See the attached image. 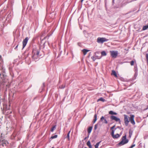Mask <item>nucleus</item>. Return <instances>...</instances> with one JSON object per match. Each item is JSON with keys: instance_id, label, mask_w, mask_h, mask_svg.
<instances>
[{"instance_id": "8", "label": "nucleus", "mask_w": 148, "mask_h": 148, "mask_svg": "<svg viewBox=\"0 0 148 148\" xmlns=\"http://www.w3.org/2000/svg\"><path fill=\"white\" fill-rule=\"evenodd\" d=\"M134 115H131L130 116V117L129 118L130 121L131 123L133 125L135 124V122L134 120Z\"/></svg>"}, {"instance_id": "20", "label": "nucleus", "mask_w": 148, "mask_h": 148, "mask_svg": "<svg viewBox=\"0 0 148 148\" xmlns=\"http://www.w3.org/2000/svg\"><path fill=\"white\" fill-rule=\"evenodd\" d=\"M101 142V141H100L96 144L95 146V148H98V146L99 145V144Z\"/></svg>"}, {"instance_id": "21", "label": "nucleus", "mask_w": 148, "mask_h": 148, "mask_svg": "<svg viewBox=\"0 0 148 148\" xmlns=\"http://www.w3.org/2000/svg\"><path fill=\"white\" fill-rule=\"evenodd\" d=\"M148 28V25L144 26L143 28V30H145Z\"/></svg>"}, {"instance_id": "31", "label": "nucleus", "mask_w": 148, "mask_h": 148, "mask_svg": "<svg viewBox=\"0 0 148 148\" xmlns=\"http://www.w3.org/2000/svg\"><path fill=\"white\" fill-rule=\"evenodd\" d=\"M134 61H132L130 62V64L132 66H133L134 64Z\"/></svg>"}, {"instance_id": "28", "label": "nucleus", "mask_w": 148, "mask_h": 148, "mask_svg": "<svg viewBox=\"0 0 148 148\" xmlns=\"http://www.w3.org/2000/svg\"><path fill=\"white\" fill-rule=\"evenodd\" d=\"M95 56L96 57V59H100L101 58V56Z\"/></svg>"}, {"instance_id": "6", "label": "nucleus", "mask_w": 148, "mask_h": 148, "mask_svg": "<svg viewBox=\"0 0 148 148\" xmlns=\"http://www.w3.org/2000/svg\"><path fill=\"white\" fill-rule=\"evenodd\" d=\"M110 119L112 120L115 121L116 122H118L120 123H121V121L119 118L114 116H110Z\"/></svg>"}, {"instance_id": "2", "label": "nucleus", "mask_w": 148, "mask_h": 148, "mask_svg": "<svg viewBox=\"0 0 148 148\" xmlns=\"http://www.w3.org/2000/svg\"><path fill=\"white\" fill-rule=\"evenodd\" d=\"M126 137L127 136L126 134L123 136L121 138V140L118 144V146H121L124 145L128 142L129 140L127 139Z\"/></svg>"}, {"instance_id": "5", "label": "nucleus", "mask_w": 148, "mask_h": 148, "mask_svg": "<svg viewBox=\"0 0 148 148\" xmlns=\"http://www.w3.org/2000/svg\"><path fill=\"white\" fill-rule=\"evenodd\" d=\"M124 123L125 125L127 126L128 125V124L129 122V121L128 119L129 117L127 115L125 114H124Z\"/></svg>"}, {"instance_id": "17", "label": "nucleus", "mask_w": 148, "mask_h": 148, "mask_svg": "<svg viewBox=\"0 0 148 148\" xmlns=\"http://www.w3.org/2000/svg\"><path fill=\"white\" fill-rule=\"evenodd\" d=\"M99 101H101L103 102H104L105 101V100L104 99L103 97H101L100 98L98 99L97 100V101L98 102Z\"/></svg>"}, {"instance_id": "40", "label": "nucleus", "mask_w": 148, "mask_h": 148, "mask_svg": "<svg viewBox=\"0 0 148 148\" xmlns=\"http://www.w3.org/2000/svg\"><path fill=\"white\" fill-rule=\"evenodd\" d=\"M51 148H54V147H52Z\"/></svg>"}, {"instance_id": "3", "label": "nucleus", "mask_w": 148, "mask_h": 148, "mask_svg": "<svg viewBox=\"0 0 148 148\" xmlns=\"http://www.w3.org/2000/svg\"><path fill=\"white\" fill-rule=\"evenodd\" d=\"M109 40L104 37H98L97 42L99 43L103 44V42L108 41Z\"/></svg>"}, {"instance_id": "23", "label": "nucleus", "mask_w": 148, "mask_h": 148, "mask_svg": "<svg viewBox=\"0 0 148 148\" xmlns=\"http://www.w3.org/2000/svg\"><path fill=\"white\" fill-rule=\"evenodd\" d=\"M134 70L135 71V75L137 74V71H138V69L137 67H134Z\"/></svg>"}, {"instance_id": "19", "label": "nucleus", "mask_w": 148, "mask_h": 148, "mask_svg": "<svg viewBox=\"0 0 148 148\" xmlns=\"http://www.w3.org/2000/svg\"><path fill=\"white\" fill-rule=\"evenodd\" d=\"M101 55L102 56H105L106 55V53L105 51H103L101 52Z\"/></svg>"}, {"instance_id": "24", "label": "nucleus", "mask_w": 148, "mask_h": 148, "mask_svg": "<svg viewBox=\"0 0 148 148\" xmlns=\"http://www.w3.org/2000/svg\"><path fill=\"white\" fill-rule=\"evenodd\" d=\"M57 137V135H55L51 136V138L54 139L55 138H56Z\"/></svg>"}, {"instance_id": "38", "label": "nucleus", "mask_w": 148, "mask_h": 148, "mask_svg": "<svg viewBox=\"0 0 148 148\" xmlns=\"http://www.w3.org/2000/svg\"><path fill=\"white\" fill-rule=\"evenodd\" d=\"M87 138V137H85V138L84 139H85H85H86Z\"/></svg>"}, {"instance_id": "33", "label": "nucleus", "mask_w": 148, "mask_h": 148, "mask_svg": "<svg viewBox=\"0 0 148 148\" xmlns=\"http://www.w3.org/2000/svg\"><path fill=\"white\" fill-rule=\"evenodd\" d=\"M135 145V144H133L130 147L132 148H133L134 147Z\"/></svg>"}, {"instance_id": "25", "label": "nucleus", "mask_w": 148, "mask_h": 148, "mask_svg": "<svg viewBox=\"0 0 148 148\" xmlns=\"http://www.w3.org/2000/svg\"><path fill=\"white\" fill-rule=\"evenodd\" d=\"M91 58L93 60V61H95L96 60V57H95V56H93L92 57H91Z\"/></svg>"}, {"instance_id": "34", "label": "nucleus", "mask_w": 148, "mask_h": 148, "mask_svg": "<svg viewBox=\"0 0 148 148\" xmlns=\"http://www.w3.org/2000/svg\"><path fill=\"white\" fill-rule=\"evenodd\" d=\"M94 129L95 130L97 129V125H95V126Z\"/></svg>"}, {"instance_id": "1", "label": "nucleus", "mask_w": 148, "mask_h": 148, "mask_svg": "<svg viewBox=\"0 0 148 148\" xmlns=\"http://www.w3.org/2000/svg\"><path fill=\"white\" fill-rule=\"evenodd\" d=\"M40 56V55H39V51L38 49H33L32 53V57L34 60L36 61L38 59L39 57Z\"/></svg>"}, {"instance_id": "37", "label": "nucleus", "mask_w": 148, "mask_h": 148, "mask_svg": "<svg viewBox=\"0 0 148 148\" xmlns=\"http://www.w3.org/2000/svg\"><path fill=\"white\" fill-rule=\"evenodd\" d=\"M147 109H148V106H147V108L146 109H145V110H147Z\"/></svg>"}, {"instance_id": "41", "label": "nucleus", "mask_w": 148, "mask_h": 148, "mask_svg": "<svg viewBox=\"0 0 148 148\" xmlns=\"http://www.w3.org/2000/svg\"><path fill=\"white\" fill-rule=\"evenodd\" d=\"M84 148H87V147H85Z\"/></svg>"}, {"instance_id": "27", "label": "nucleus", "mask_w": 148, "mask_h": 148, "mask_svg": "<svg viewBox=\"0 0 148 148\" xmlns=\"http://www.w3.org/2000/svg\"><path fill=\"white\" fill-rule=\"evenodd\" d=\"M71 131H69L67 134V137L69 139V134L70 133Z\"/></svg>"}, {"instance_id": "36", "label": "nucleus", "mask_w": 148, "mask_h": 148, "mask_svg": "<svg viewBox=\"0 0 148 148\" xmlns=\"http://www.w3.org/2000/svg\"><path fill=\"white\" fill-rule=\"evenodd\" d=\"M18 45H17L15 47V48H14L15 49H17V48H18Z\"/></svg>"}, {"instance_id": "14", "label": "nucleus", "mask_w": 148, "mask_h": 148, "mask_svg": "<svg viewBox=\"0 0 148 148\" xmlns=\"http://www.w3.org/2000/svg\"><path fill=\"white\" fill-rule=\"evenodd\" d=\"M92 128V127H90L89 128H88V134H90L91 132Z\"/></svg>"}, {"instance_id": "32", "label": "nucleus", "mask_w": 148, "mask_h": 148, "mask_svg": "<svg viewBox=\"0 0 148 148\" xmlns=\"http://www.w3.org/2000/svg\"><path fill=\"white\" fill-rule=\"evenodd\" d=\"M132 135V132H131L130 131H129V137L130 138Z\"/></svg>"}, {"instance_id": "12", "label": "nucleus", "mask_w": 148, "mask_h": 148, "mask_svg": "<svg viewBox=\"0 0 148 148\" xmlns=\"http://www.w3.org/2000/svg\"><path fill=\"white\" fill-rule=\"evenodd\" d=\"M88 51H89V50H88L86 49H84L82 50V51L84 55H86V54L87 52Z\"/></svg>"}, {"instance_id": "16", "label": "nucleus", "mask_w": 148, "mask_h": 148, "mask_svg": "<svg viewBox=\"0 0 148 148\" xmlns=\"http://www.w3.org/2000/svg\"><path fill=\"white\" fill-rule=\"evenodd\" d=\"M87 145L89 147V148H92V146L90 144V142L89 141H88L87 143Z\"/></svg>"}, {"instance_id": "29", "label": "nucleus", "mask_w": 148, "mask_h": 148, "mask_svg": "<svg viewBox=\"0 0 148 148\" xmlns=\"http://www.w3.org/2000/svg\"><path fill=\"white\" fill-rule=\"evenodd\" d=\"M146 58L147 59V63L148 64V54H146Z\"/></svg>"}, {"instance_id": "39", "label": "nucleus", "mask_w": 148, "mask_h": 148, "mask_svg": "<svg viewBox=\"0 0 148 148\" xmlns=\"http://www.w3.org/2000/svg\"><path fill=\"white\" fill-rule=\"evenodd\" d=\"M129 148H132L130 147Z\"/></svg>"}, {"instance_id": "11", "label": "nucleus", "mask_w": 148, "mask_h": 148, "mask_svg": "<svg viewBox=\"0 0 148 148\" xmlns=\"http://www.w3.org/2000/svg\"><path fill=\"white\" fill-rule=\"evenodd\" d=\"M120 136L119 134H116L115 135H114V136H113V137H112L114 139H116L119 137Z\"/></svg>"}, {"instance_id": "18", "label": "nucleus", "mask_w": 148, "mask_h": 148, "mask_svg": "<svg viewBox=\"0 0 148 148\" xmlns=\"http://www.w3.org/2000/svg\"><path fill=\"white\" fill-rule=\"evenodd\" d=\"M109 113L110 114L112 115H116L117 114V113L114 112L112 111H110L109 112Z\"/></svg>"}, {"instance_id": "10", "label": "nucleus", "mask_w": 148, "mask_h": 148, "mask_svg": "<svg viewBox=\"0 0 148 148\" xmlns=\"http://www.w3.org/2000/svg\"><path fill=\"white\" fill-rule=\"evenodd\" d=\"M104 120V123L106 124H107L108 123V122L106 120V119H105L104 117L103 116H102L100 119V121H102L103 120Z\"/></svg>"}, {"instance_id": "7", "label": "nucleus", "mask_w": 148, "mask_h": 148, "mask_svg": "<svg viewBox=\"0 0 148 148\" xmlns=\"http://www.w3.org/2000/svg\"><path fill=\"white\" fill-rule=\"evenodd\" d=\"M29 38L28 37H26L23 41V49L26 46Z\"/></svg>"}, {"instance_id": "26", "label": "nucleus", "mask_w": 148, "mask_h": 148, "mask_svg": "<svg viewBox=\"0 0 148 148\" xmlns=\"http://www.w3.org/2000/svg\"><path fill=\"white\" fill-rule=\"evenodd\" d=\"M65 85L64 84L62 85H61V86H60V88H61V89L64 88H65Z\"/></svg>"}, {"instance_id": "35", "label": "nucleus", "mask_w": 148, "mask_h": 148, "mask_svg": "<svg viewBox=\"0 0 148 148\" xmlns=\"http://www.w3.org/2000/svg\"><path fill=\"white\" fill-rule=\"evenodd\" d=\"M115 127V125H114L113 126L111 127V130L113 129H114V128Z\"/></svg>"}, {"instance_id": "15", "label": "nucleus", "mask_w": 148, "mask_h": 148, "mask_svg": "<svg viewBox=\"0 0 148 148\" xmlns=\"http://www.w3.org/2000/svg\"><path fill=\"white\" fill-rule=\"evenodd\" d=\"M112 74L114 75L116 77H117L116 72L114 70L112 71Z\"/></svg>"}, {"instance_id": "30", "label": "nucleus", "mask_w": 148, "mask_h": 148, "mask_svg": "<svg viewBox=\"0 0 148 148\" xmlns=\"http://www.w3.org/2000/svg\"><path fill=\"white\" fill-rule=\"evenodd\" d=\"M114 130H112V133H111V135L112 136V137H113V136L114 135Z\"/></svg>"}, {"instance_id": "9", "label": "nucleus", "mask_w": 148, "mask_h": 148, "mask_svg": "<svg viewBox=\"0 0 148 148\" xmlns=\"http://www.w3.org/2000/svg\"><path fill=\"white\" fill-rule=\"evenodd\" d=\"M0 143L3 146H6L8 144V141L5 140H2L1 141H0Z\"/></svg>"}, {"instance_id": "13", "label": "nucleus", "mask_w": 148, "mask_h": 148, "mask_svg": "<svg viewBox=\"0 0 148 148\" xmlns=\"http://www.w3.org/2000/svg\"><path fill=\"white\" fill-rule=\"evenodd\" d=\"M97 115L96 114H95L94 115V119L93 121V123H95L97 120Z\"/></svg>"}, {"instance_id": "22", "label": "nucleus", "mask_w": 148, "mask_h": 148, "mask_svg": "<svg viewBox=\"0 0 148 148\" xmlns=\"http://www.w3.org/2000/svg\"><path fill=\"white\" fill-rule=\"evenodd\" d=\"M56 125H54V126H53L51 128V131L52 132H53V131L54 130L56 129Z\"/></svg>"}, {"instance_id": "4", "label": "nucleus", "mask_w": 148, "mask_h": 148, "mask_svg": "<svg viewBox=\"0 0 148 148\" xmlns=\"http://www.w3.org/2000/svg\"><path fill=\"white\" fill-rule=\"evenodd\" d=\"M110 53L111 56L113 58H116L118 54V51H110Z\"/></svg>"}]
</instances>
